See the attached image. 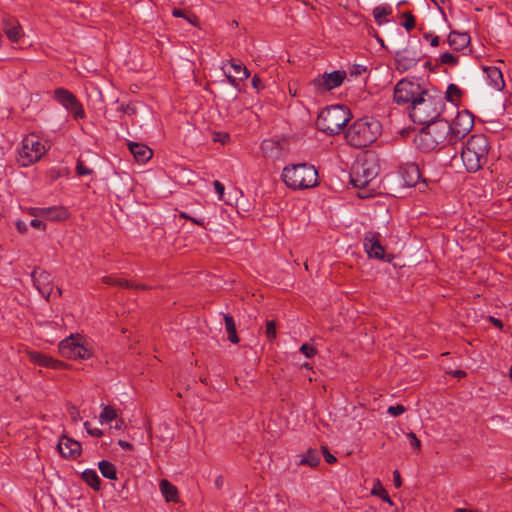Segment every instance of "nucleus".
Returning a JSON list of instances; mask_svg holds the SVG:
<instances>
[{
    "label": "nucleus",
    "instance_id": "1",
    "mask_svg": "<svg viewBox=\"0 0 512 512\" xmlns=\"http://www.w3.org/2000/svg\"><path fill=\"white\" fill-rule=\"evenodd\" d=\"M444 107L442 94L434 89H425L409 107V116L414 123L424 125L436 121Z\"/></svg>",
    "mask_w": 512,
    "mask_h": 512
},
{
    "label": "nucleus",
    "instance_id": "2",
    "mask_svg": "<svg viewBox=\"0 0 512 512\" xmlns=\"http://www.w3.org/2000/svg\"><path fill=\"white\" fill-rule=\"evenodd\" d=\"M490 142L485 134H473L461 148L460 158L467 172L475 173L487 162Z\"/></svg>",
    "mask_w": 512,
    "mask_h": 512
},
{
    "label": "nucleus",
    "instance_id": "3",
    "mask_svg": "<svg viewBox=\"0 0 512 512\" xmlns=\"http://www.w3.org/2000/svg\"><path fill=\"white\" fill-rule=\"evenodd\" d=\"M381 123L371 117L354 121L345 133L347 142L355 148H365L374 143L381 135Z\"/></svg>",
    "mask_w": 512,
    "mask_h": 512
},
{
    "label": "nucleus",
    "instance_id": "4",
    "mask_svg": "<svg viewBox=\"0 0 512 512\" xmlns=\"http://www.w3.org/2000/svg\"><path fill=\"white\" fill-rule=\"evenodd\" d=\"M350 118L349 109L342 105H332L324 108L319 113L316 126L328 135H337L343 130Z\"/></svg>",
    "mask_w": 512,
    "mask_h": 512
},
{
    "label": "nucleus",
    "instance_id": "5",
    "mask_svg": "<svg viewBox=\"0 0 512 512\" xmlns=\"http://www.w3.org/2000/svg\"><path fill=\"white\" fill-rule=\"evenodd\" d=\"M415 137L417 147L423 152H430L445 142L449 135V123L444 120H436L425 123Z\"/></svg>",
    "mask_w": 512,
    "mask_h": 512
},
{
    "label": "nucleus",
    "instance_id": "6",
    "mask_svg": "<svg viewBox=\"0 0 512 512\" xmlns=\"http://www.w3.org/2000/svg\"><path fill=\"white\" fill-rule=\"evenodd\" d=\"M282 179L292 189H307L317 185L318 172L307 163L287 166L283 169Z\"/></svg>",
    "mask_w": 512,
    "mask_h": 512
},
{
    "label": "nucleus",
    "instance_id": "7",
    "mask_svg": "<svg viewBox=\"0 0 512 512\" xmlns=\"http://www.w3.org/2000/svg\"><path fill=\"white\" fill-rule=\"evenodd\" d=\"M59 352L68 359H88L92 356V349L79 334L70 335L59 343Z\"/></svg>",
    "mask_w": 512,
    "mask_h": 512
},
{
    "label": "nucleus",
    "instance_id": "8",
    "mask_svg": "<svg viewBox=\"0 0 512 512\" xmlns=\"http://www.w3.org/2000/svg\"><path fill=\"white\" fill-rule=\"evenodd\" d=\"M46 147L35 134L27 135L19 151V157L22 166L34 164L46 153Z\"/></svg>",
    "mask_w": 512,
    "mask_h": 512
},
{
    "label": "nucleus",
    "instance_id": "9",
    "mask_svg": "<svg viewBox=\"0 0 512 512\" xmlns=\"http://www.w3.org/2000/svg\"><path fill=\"white\" fill-rule=\"evenodd\" d=\"M378 174V167L368 160L356 162L351 169L350 183L356 188L366 187Z\"/></svg>",
    "mask_w": 512,
    "mask_h": 512
},
{
    "label": "nucleus",
    "instance_id": "10",
    "mask_svg": "<svg viewBox=\"0 0 512 512\" xmlns=\"http://www.w3.org/2000/svg\"><path fill=\"white\" fill-rule=\"evenodd\" d=\"M424 90L419 83L402 79L394 88V100L398 104H410L409 107H412V102L419 98Z\"/></svg>",
    "mask_w": 512,
    "mask_h": 512
},
{
    "label": "nucleus",
    "instance_id": "11",
    "mask_svg": "<svg viewBox=\"0 0 512 512\" xmlns=\"http://www.w3.org/2000/svg\"><path fill=\"white\" fill-rule=\"evenodd\" d=\"M474 127V116L468 110L459 111L449 124L450 141H457L464 138Z\"/></svg>",
    "mask_w": 512,
    "mask_h": 512
},
{
    "label": "nucleus",
    "instance_id": "12",
    "mask_svg": "<svg viewBox=\"0 0 512 512\" xmlns=\"http://www.w3.org/2000/svg\"><path fill=\"white\" fill-rule=\"evenodd\" d=\"M381 235L378 232L369 231L363 239V246L369 258H375L390 263L393 260L392 255L385 254V248L380 241Z\"/></svg>",
    "mask_w": 512,
    "mask_h": 512
},
{
    "label": "nucleus",
    "instance_id": "13",
    "mask_svg": "<svg viewBox=\"0 0 512 512\" xmlns=\"http://www.w3.org/2000/svg\"><path fill=\"white\" fill-rule=\"evenodd\" d=\"M345 77V71H333L330 73H324L323 75L313 79L310 85L313 86L316 92L323 93L339 87L343 83Z\"/></svg>",
    "mask_w": 512,
    "mask_h": 512
},
{
    "label": "nucleus",
    "instance_id": "14",
    "mask_svg": "<svg viewBox=\"0 0 512 512\" xmlns=\"http://www.w3.org/2000/svg\"><path fill=\"white\" fill-rule=\"evenodd\" d=\"M229 66L234 72V75H232L230 72H227L226 70V64L222 66V69L227 77L228 82L235 88L239 87L238 81H243L247 79L250 76V72L247 69L246 66L242 64L239 60H230L228 62Z\"/></svg>",
    "mask_w": 512,
    "mask_h": 512
},
{
    "label": "nucleus",
    "instance_id": "15",
    "mask_svg": "<svg viewBox=\"0 0 512 512\" xmlns=\"http://www.w3.org/2000/svg\"><path fill=\"white\" fill-rule=\"evenodd\" d=\"M31 276L39 293L48 299L52 292L50 274L44 270L36 268L32 272Z\"/></svg>",
    "mask_w": 512,
    "mask_h": 512
},
{
    "label": "nucleus",
    "instance_id": "16",
    "mask_svg": "<svg viewBox=\"0 0 512 512\" xmlns=\"http://www.w3.org/2000/svg\"><path fill=\"white\" fill-rule=\"evenodd\" d=\"M57 448L59 453L66 458L74 459L81 453L80 443L66 436L60 438Z\"/></svg>",
    "mask_w": 512,
    "mask_h": 512
},
{
    "label": "nucleus",
    "instance_id": "17",
    "mask_svg": "<svg viewBox=\"0 0 512 512\" xmlns=\"http://www.w3.org/2000/svg\"><path fill=\"white\" fill-rule=\"evenodd\" d=\"M400 174L403 179L404 185L407 187L415 186L420 178L421 172L415 163H407L400 167Z\"/></svg>",
    "mask_w": 512,
    "mask_h": 512
},
{
    "label": "nucleus",
    "instance_id": "18",
    "mask_svg": "<svg viewBox=\"0 0 512 512\" xmlns=\"http://www.w3.org/2000/svg\"><path fill=\"white\" fill-rule=\"evenodd\" d=\"M3 31L12 42H18L22 37V29L19 22L10 16L2 19Z\"/></svg>",
    "mask_w": 512,
    "mask_h": 512
},
{
    "label": "nucleus",
    "instance_id": "19",
    "mask_svg": "<svg viewBox=\"0 0 512 512\" xmlns=\"http://www.w3.org/2000/svg\"><path fill=\"white\" fill-rule=\"evenodd\" d=\"M130 152L133 154L135 160L140 163H145L151 159L153 152L152 150L141 143L130 142L128 144Z\"/></svg>",
    "mask_w": 512,
    "mask_h": 512
},
{
    "label": "nucleus",
    "instance_id": "20",
    "mask_svg": "<svg viewBox=\"0 0 512 512\" xmlns=\"http://www.w3.org/2000/svg\"><path fill=\"white\" fill-rule=\"evenodd\" d=\"M419 58L415 52L409 51L408 49H404L403 51H399L396 53V62L398 67H401L404 70L411 69L414 67Z\"/></svg>",
    "mask_w": 512,
    "mask_h": 512
},
{
    "label": "nucleus",
    "instance_id": "21",
    "mask_svg": "<svg viewBox=\"0 0 512 512\" xmlns=\"http://www.w3.org/2000/svg\"><path fill=\"white\" fill-rule=\"evenodd\" d=\"M28 358L32 363L43 367H52L54 369H59L63 366V363L61 361L53 360L51 357H48L45 354H41L35 351L29 352Z\"/></svg>",
    "mask_w": 512,
    "mask_h": 512
},
{
    "label": "nucleus",
    "instance_id": "22",
    "mask_svg": "<svg viewBox=\"0 0 512 512\" xmlns=\"http://www.w3.org/2000/svg\"><path fill=\"white\" fill-rule=\"evenodd\" d=\"M40 214H43V218L50 221H63L69 217V212L62 206L47 207L40 210Z\"/></svg>",
    "mask_w": 512,
    "mask_h": 512
},
{
    "label": "nucleus",
    "instance_id": "23",
    "mask_svg": "<svg viewBox=\"0 0 512 512\" xmlns=\"http://www.w3.org/2000/svg\"><path fill=\"white\" fill-rule=\"evenodd\" d=\"M261 151L264 157L279 158L282 155L283 149L278 141L268 139L262 142Z\"/></svg>",
    "mask_w": 512,
    "mask_h": 512
},
{
    "label": "nucleus",
    "instance_id": "24",
    "mask_svg": "<svg viewBox=\"0 0 512 512\" xmlns=\"http://www.w3.org/2000/svg\"><path fill=\"white\" fill-rule=\"evenodd\" d=\"M485 73L487 74L488 79L490 80L491 86L495 90H502L505 86V82L503 79L502 72L497 67H485L484 68Z\"/></svg>",
    "mask_w": 512,
    "mask_h": 512
},
{
    "label": "nucleus",
    "instance_id": "25",
    "mask_svg": "<svg viewBox=\"0 0 512 512\" xmlns=\"http://www.w3.org/2000/svg\"><path fill=\"white\" fill-rule=\"evenodd\" d=\"M470 42V37L466 33L451 32L448 36V43L454 50L464 49Z\"/></svg>",
    "mask_w": 512,
    "mask_h": 512
},
{
    "label": "nucleus",
    "instance_id": "26",
    "mask_svg": "<svg viewBox=\"0 0 512 512\" xmlns=\"http://www.w3.org/2000/svg\"><path fill=\"white\" fill-rule=\"evenodd\" d=\"M160 490L167 502H178V490L168 480H161Z\"/></svg>",
    "mask_w": 512,
    "mask_h": 512
},
{
    "label": "nucleus",
    "instance_id": "27",
    "mask_svg": "<svg viewBox=\"0 0 512 512\" xmlns=\"http://www.w3.org/2000/svg\"><path fill=\"white\" fill-rule=\"evenodd\" d=\"M103 282L108 285H116L122 288H134V289H147L148 287L143 284H134L126 279H120L113 276L103 277Z\"/></svg>",
    "mask_w": 512,
    "mask_h": 512
},
{
    "label": "nucleus",
    "instance_id": "28",
    "mask_svg": "<svg viewBox=\"0 0 512 512\" xmlns=\"http://www.w3.org/2000/svg\"><path fill=\"white\" fill-rule=\"evenodd\" d=\"M54 97L65 108L71 106L75 99H77L74 94H72L70 91L64 88H57L54 91Z\"/></svg>",
    "mask_w": 512,
    "mask_h": 512
},
{
    "label": "nucleus",
    "instance_id": "29",
    "mask_svg": "<svg viewBox=\"0 0 512 512\" xmlns=\"http://www.w3.org/2000/svg\"><path fill=\"white\" fill-rule=\"evenodd\" d=\"M224 321H225V329L228 334V340L234 344H237L239 342V337L236 332V324H235L234 318L229 314H225Z\"/></svg>",
    "mask_w": 512,
    "mask_h": 512
},
{
    "label": "nucleus",
    "instance_id": "30",
    "mask_svg": "<svg viewBox=\"0 0 512 512\" xmlns=\"http://www.w3.org/2000/svg\"><path fill=\"white\" fill-rule=\"evenodd\" d=\"M391 13L392 8L389 5H380L373 9V16L378 25L388 22L387 16Z\"/></svg>",
    "mask_w": 512,
    "mask_h": 512
},
{
    "label": "nucleus",
    "instance_id": "31",
    "mask_svg": "<svg viewBox=\"0 0 512 512\" xmlns=\"http://www.w3.org/2000/svg\"><path fill=\"white\" fill-rule=\"evenodd\" d=\"M82 479L95 491L100 489L101 480L95 470L87 469L83 471Z\"/></svg>",
    "mask_w": 512,
    "mask_h": 512
},
{
    "label": "nucleus",
    "instance_id": "32",
    "mask_svg": "<svg viewBox=\"0 0 512 512\" xmlns=\"http://www.w3.org/2000/svg\"><path fill=\"white\" fill-rule=\"evenodd\" d=\"M99 470L103 477L110 479V480H116L117 479V472L115 466L106 460H102L98 464Z\"/></svg>",
    "mask_w": 512,
    "mask_h": 512
},
{
    "label": "nucleus",
    "instance_id": "33",
    "mask_svg": "<svg viewBox=\"0 0 512 512\" xmlns=\"http://www.w3.org/2000/svg\"><path fill=\"white\" fill-rule=\"evenodd\" d=\"M320 462V456L317 450L315 449H308L305 455L300 460L299 464L302 465H309L310 467H315Z\"/></svg>",
    "mask_w": 512,
    "mask_h": 512
},
{
    "label": "nucleus",
    "instance_id": "34",
    "mask_svg": "<svg viewBox=\"0 0 512 512\" xmlns=\"http://www.w3.org/2000/svg\"><path fill=\"white\" fill-rule=\"evenodd\" d=\"M371 494L380 497L383 501L387 502L389 505H393V501L388 495L386 489L383 487L381 482L377 480L371 490Z\"/></svg>",
    "mask_w": 512,
    "mask_h": 512
},
{
    "label": "nucleus",
    "instance_id": "35",
    "mask_svg": "<svg viewBox=\"0 0 512 512\" xmlns=\"http://www.w3.org/2000/svg\"><path fill=\"white\" fill-rule=\"evenodd\" d=\"M66 109L73 114L75 119H82L85 117L83 106L77 99H75L71 106H68Z\"/></svg>",
    "mask_w": 512,
    "mask_h": 512
},
{
    "label": "nucleus",
    "instance_id": "36",
    "mask_svg": "<svg viewBox=\"0 0 512 512\" xmlns=\"http://www.w3.org/2000/svg\"><path fill=\"white\" fill-rule=\"evenodd\" d=\"M117 413L116 410L111 406H105L103 408L102 413L99 416L100 422H111L112 420L116 419Z\"/></svg>",
    "mask_w": 512,
    "mask_h": 512
},
{
    "label": "nucleus",
    "instance_id": "37",
    "mask_svg": "<svg viewBox=\"0 0 512 512\" xmlns=\"http://www.w3.org/2000/svg\"><path fill=\"white\" fill-rule=\"evenodd\" d=\"M462 91L455 84H449L446 91V98L449 101L457 100L461 97Z\"/></svg>",
    "mask_w": 512,
    "mask_h": 512
},
{
    "label": "nucleus",
    "instance_id": "38",
    "mask_svg": "<svg viewBox=\"0 0 512 512\" xmlns=\"http://www.w3.org/2000/svg\"><path fill=\"white\" fill-rule=\"evenodd\" d=\"M266 337L269 340H273L276 338V323L273 320L266 322V330H265Z\"/></svg>",
    "mask_w": 512,
    "mask_h": 512
},
{
    "label": "nucleus",
    "instance_id": "39",
    "mask_svg": "<svg viewBox=\"0 0 512 512\" xmlns=\"http://www.w3.org/2000/svg\"><path fill=\"white\" fill-rule=\"evenodd\" d=\"M76 172L79 176L91 175L93 170L88 168L81 159H78L76 165Z\"/></svg>",
    "mask_w": 512,
    "mask_h": 512
},
{
    "label": "nucleus",
    "instance_id": "40",
    "mask_svg": "<svg viewBox=\"0 0 512 512\" xmlns=\"http://www.w3.org/2000/svg\"><path fill=\"white\" fill-rule=\"evenodd\" d=\"M440 62L442 64L454 66L458 63V57L451 53H444L440 57Z\"/></svg>",
    "mask_w": 512,
    "mask_h": 512
},
{
    "label": "nucleus",
    "instance_id": "41",
    "mask_svg": "<svg viewBox=\"0 0 512 512\" xmlns=\"http://www.w3.org/2000/svg\"><path fill=\"white\" fill-rule=\"evenodd\" d=\"M404 17L405 20L402 25L405 27L406 30L410 31L415 27V18L410 12L405 13Z\"/></svg>",
    "mask_w": 512,
    "mask_h": 512
},
{
    "label": "nucleus",
    "instance_id": "42",
    "mask_svg": "<svg viewBox=\"0 0 512 512\" xmlns=\"http://www.w3.org/2000/svg\"><path fill=\"white\" fill-rule=\"evenodd\" d=\"M300 352L303 353L308 358L313 357L317 353L316 349L307 343L301 345Z\"/></svg>",
    "mask_w": 512,
    "mask_h": 512
},
{
    "label": "nucleus",
    "instance_id": "43",
    "mask_svg": "<svg viewBox=\"0 0 512 512\" xmlns=\"http://www.w3.org/2000/svg\"><path fill=\"white\" fill-rule=\"evenodd\" d=\"M407 438L409 440V443L411 445L412 448H414L415 450H420L421 448V442L420 440L417 438L416 434L413 433V432H409L407 434Z\"/></svg>",
    "mask_w": 512,
    "mask_h": 512
},
{
    "label": "nucleus",
    "instance_id": "44",
    "mask_svg": "<svg viewBox=\"0 0 512 512\" xmlns=\"http://www.w3.org/2000/svg\"><path fill=\"white\" fill-rule=\"evenodd\" d=\"M405 411H406V408L401 404H398L395 406H390L387 410V412L394 417H397V416L403 414Z\"/></svg>",
    "mask_w": 512,
    "mask_h": 512
},
{
    "label": "nucleus",
    "instance_id": "45",
    "mask_svg": "<svg viewBox=\"0 0 512 512\" xmlns=\"http://www.w3.org/2000/svg\"><path fill=\"white\" fill-rule=\"evenodd\" d=\"M119 110L127 115H135L137 113L136 106L133 103L121 105Z\"/></svg>",
    "mask_w": 512,
    "mask_h": 512
},
{
    "label": "nucleus",
    "instance_id": "46",
    "mask_svg": "<svg viewBox=\"0 0 512 512\" xmlns=\"http://www.w3.org/2000/svg\"><path fill=\"white\" fill-rule=\"evenodd\" d=\"M84 426L86 428V431L88 434L94 437H101L103 435V432L98 428H91L89 422H85Z\"/></svg>",
    "mask_w": 512,
    "mask_h": 512
},
{
    "label": "nucleus",
    "instance_id": "47",
    "mask_svg": "<svg viewBox=\"0 0 512 512\" xmlns=\"http://www.w3.org/2000/svg\"><path fill=\"white\" fill-rule=\"evenodd\" d=\"M322 452L327 463L334 464L337 461L336 457L328 451L327 447L322 446Z\"/></svg>",
    "mask_w": 512,
    "mask_h": 512
},
{
    "label": "nucleus",
    "instance_id": "48",
    "mask_svg": "<svg viewBox=\"0 0 512 512\" xmlns=\"http://www.w3.org/2000/svg\"><path fill=\"white\" fill-rule=\"evenodd\" d=\"M213 185H214L216 192L219 195V199H222L223 194H224V189H225L224 185L221 182H219L218 180H215Z\"/></svg>",
    "mask_w": 512,
    "mask_h": 512
},
{
    "label": "nucleus",
    "instance_id": "49",
    "mask_svg": "<svg viewBox=\"0 0 512 512\" xmlns=\"http://www.w3.org/2000/svg\"><path fill=\"white\" fill-rule=\"evenodd\" d=\"M252 86L257 91H259V90L264 88L262 80L258 76H256V75L252 78Z\"/></svg>",
    "mask_w": 512,
    "mask_h": 512
},
{
    "label": "nucleus",
    "instance_id": "50",
    "mask_svg": "<svg viewBox=\"0 0 512 512\" xmlns=\"http://www.w3.org/2000/svg\"><path fill=\"white\" fill-rule=\"evenodd\" d=\"M69 415L71 417V419L74 421V422H77L80 420V413L79 411L76 409V407L72 406L70 409H69Z\"/></svg>",
    "mask_w": 512,
    "mask_h": 512
},
{
    "label": "nucleus",
    "instance_id": "51",
    "mask_svg": "<svg viewBox=\"0 0 512 512\" xmlns=\"http://www.w3.org/2000/svg\"><path fill=\"white\" fill-rule=\"evenodd\" d=\"M424 38H425L426 40L430 39V44H431V46H433V47H436V46H438V45H439V37H438V36H432V35H431V34H429V33H425V34H424Z\"/></svg>",
    "mask_w": 512,
    "mask_h": 512
},
{
    "label": "nucleus",
    "instance_id": "52",
    "mask_svg": "<svg viewBox=\"0 0 512 512\" xmlns=\"http://www.w3.org/2000/svg\"><path fill=\"white\" fill-rule=\"evenodd\" d=\"M30 225H31L33 228H36V229H42V230H45V228H46L45 224H44L41 220H39V219H33V220H31Z\"/></svg>",
    "mask_w": 512,
    "mask_h": 512
},
{
    "label": "nucleus",
    "instance_id": "53",
    "mask_svg": "<svg viewBox=\"0 0 512 512\" xmlns=\"http://www.w3.org/2000/svg\"><path fill=\"white\" fill-rule=\"evenodd\" d=\"M393 481H394L395 487H397V488L401 487L402 480H401V476H400V473L398 470H395L393 472Z\"/></svg>",
    "mask_w": 512,
    "mask_h": 512
},
{
    "label": "nucleus",
    "instance_id": "54",
    "mask_svg": "<svg viewBox=\"0 0 512 512\" xmlns=\"http://www.w3.org/2000/svg\"><path fill=\"white\" fill-rule=\"evenodd\" d=\"M185 19L194 26L199 25V19L195 14L186 15Z\"/></svg>",
    "mask_w": 512,
    "mask_h": 512
},
{
    "label": "nucleus",
    "instance_id": "55",
    "mask_svg": "<svg viewBox=\"0 0 512 512\" xmlns=\"http://www.w3.org/2000/svg\"><path fill=\"white\" fill-rule=\"evenodd\" d=\"M172 15L174 17H183L185 18L186 17V14L183 10L181 9H178V8H175L173 11H172Z\"/></svg>",
    "mask_w": 512,
    "mask_h": 512
},
{
    "label": "nucleus",
    "instance_id": "56",
    "mask_svg": "<svg viewBox=\"0 0 512 512\" xmlns=\"http://www.w3.org/2000/svg\"><path fill=\"white\" fill-rule=\"evenodd\" d=\"M451 374L456 378H463L466 376V372L463 370H454Z\"/></svg>",
    "mask_w": 512,
    "mask_h": 512
},
{
    "label": "nucleus",
    "instance_id": "57",
    "mask_svg": "<svg viewBox=\"0 0 512 512\" xmlns=\"http://www.w3.org/2000/svg\"><path fill=\"white\" fill-rule=\"evenodd\" d=\"M41 209H42V208H38V207H37V208H31V209H30V211H29V213H30V215H32V216H34V217H42V216H43V214H40V210H41Z\"/></svg>",
    "mask_w": 512,
    "mask_h": 512
},
{
    "label": "nucleus",
    "instance_id": "58",
    "mask_svg": "<svg viewBox=\"0 0 512 512\" xmlns=\"http://www.w3.org/2000/svg\"><path fill=\"white\" fill-rule=\"evenodd\" d=\"M490 321L498 328H502L503 327V324L501 322V320L497 319V318H494L492 316L489 317Z\"/></svg>",
    "mask_w": 512,
    "mask_h": 512
},
{
    "label": "nucleus",
    "instance_id": "59",
    "mask_svg": "<svg viewBox=\"0 0 512 512\" xmlns=\"http://www.w3.org/2000/svg\"><path fill=\"white\" fill-rule=\"evenodd\" d=\"M118 444H119V446H121L124 449H132V445L127 441L119 440Z\"/></svg>",
    "mask_w": 512,
    "mask_h": 512
},
{
    "label": "nucleus",
    "instance_id": "60",
    "mask_svg": "<svg viewBox=\"0 0 512 512\" xmlns=\"http://www.w3.org/2000/svg\"><path fill=\"white\" fill-rule=\"evenodd\" d=\"M189 220L191 222H193L194 224H197V225H200V226H203L204 225V222L202 220H199L197 218H194V217H190Z\"/></svg>",
    "mask_w": 512,
    "mask_h": 512
},
{
    "label": "nucleus",
    "instance_id": "61",
    "mask_svg": "<svg viewBox=\"0 0 512 512\" xmlns=\"http://www.w3.org/2000/svg\"><path fill=\"white\" fill-rule=\"evenodd\" d=\"M351 74H355V75H358L361 73V71L359 70V66H355L353 70H351L350 72Z\"/></svg>",
    "mask_w": 512,
    "mask_h": 512
},
{
    "label": "nucleus",
    "instance_id": "62",
    "mask_svg": "<svg viewBox=\"0 0 512 512\" xmlns=\"http://www.w3.org/2000/svg\"><path fill=\"white\" fill-rule=\"evenodd\" d=\"M179 216H180L181 218H184V219H187V220H189V218L191 217V216H189V215H188L187 213H185V212H180Z\"/></svg>",
    "mask_w": 512,
    "mask_h": 512
},
{
    "label": "nucleus",
    "instance_id": "63",
    "mask_svg": "<svg viewBox=\"0 0 512 512\" xmlns=\"http://www.w3.org/2000/svg\"><path fill=\"white\" fill-rule=\"evenodd\" d=\"M454 512H474V511L463 509V508H459V509H456Z\"/></svg>",
    "mask_w": 512,
    "mask_h": 512
},
{
    "label": "nucleus",
    "instance_id": "64",
    "mask_svg": "<svg viewBox=\"0 0 512 512\" xmlns=\"http://www.w3.org/2000/svg\"><path fill=\"white\" fill-rule=\"evenodd\" d=\"M228 138H229V136H228L227 134H224V139H225V140H221V141H222V143H225V142L227 141V139H228Z\"/></svg>",
    "mask_w": 512,
    "mask_h": 512
}]
</instances>
